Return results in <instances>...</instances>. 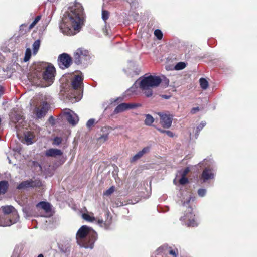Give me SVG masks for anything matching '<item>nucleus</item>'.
Here are the masks:
<instances>
[{"label":"nucleus","mask_w":257,"mask_h":257,"mask_svg":"<svg viewBox=\"0 0 257 257\" xmlns=\"http://www.w3.org/2000/svg\"><path fill=\"white\" fill-rule=\"evenodd\" d=\"M83 7L80 4L77 3L64 14L59 24V28L66 35L70 34L71 28L79 31L83 25Z\"/></svg>","instance_id":"1"},{"label":"nucleus","mask_w":257,"mask_h":257,"mask_svg":"<svg viewBox=\"0 0 257 257\" xmlns=\"http://www.w3.org/2000/svg\"><path fill=\"white\" fill-rule=\"evenodd\" d=\"M161 81V77L158 76L151 75L148 76L144 77L140 82L136 81L133 86L127 90L125 93L127 95H130L131 93L135 92L139 85L145 95L149 97L151 96L153 94L152 88L158 86Z\"/></svg>","instance_id":"2"},{"label":"nucleus","mask_w":257,"mask_h":257,"mask_svg":"<svg viewBox=\"0 0 257 257\" xmlns=\"http://www.w3.org/2000/svg\"><path fill=\"white\" fill-rule=\"evenodd\" d=\"M76 238L80 247L92 249L97 239V234L91 228L83 225L77 231Z\"/></svg>","instance_id":"3"},{"label":"nucleus","mask_w":257,"mask_h":257,"mask_svg":"<svg viewBox=\"0 0 257 257\" xmlns=\"http://www.w3.org/2000/svg\"><path fill=\"white\" fill-rule=\"evenodd\" d=\"M192 199V197L189 195L186 198H183L181 201L183 209L186 208V210L183 215L180 217V220L188 227H196L199 224L198 217L195 214L192 207L189 205Z\"/></svg>","instance_id":"4"},{"label":"nucleus","mask_w":257,"mask_h":257,"mask_svg":"<svg viewBox=\"0 0 257 257\" xmlns=\"http://www.w3.org/2000/svg\"><path fill=\"white\" fill-rule=\"evenodd\" d=\"M4 213L6 215L11 214L9 218L3 217L0 220V226H9L16 223L19 220V215L12 206H6L2 207Z\"/></svg>","instance_id":"5"},{"label":"nucleus","mask_w":257,"mask_h":257,"mask_svg":"<svg viewBox=\"0 0 257 257\" xmlns=\"http://www.w3.org/2000/svg\"><path fill=\"white\" fill-rule=\"evenodd\" d=\"M89 58V52L83 48L77 49L74 53V63L77 65L80 64L83 59L87 60Z\"/></svg>","instance_id":"6"},{"label":"nucleus","mask_w":257,"mask_h":257,"mask_svg":"<svg viewBox=\"0 0 257 257\" xmlns=\"http://www.w3.org/2000/svg\"><path fill=\"white\" fill-rule=\"evenodd\" d=\"M83 75L82 74L76 75L71 82V91H76L77 94L79 95L83 89Z\"/></svg>","instance_id":"7"},{"label":"nucleus","mask_w":257,"mask_h":257,"mask_svg":"<svg viewBox=\"0 0 257 257\" xmlns=\"http://www.w3.org/2000/svg\"><path fill=\"white\" fill-rule=\"evenodd\" d=\"M72 63L71 56L65 53L60 54L58 58V64L62 69L69 68Z\"/></svg>","instance_id":"8"},{"label":"nucleus","mask_w":257,"mask_h":257,"mask_svg":"<svg viewBox=\"0 0 257 257\" xmlns=\"http://www.w3.org/2000/svg\"><path fill=\"white\" fill-rule=\"evenodd\" d=\"M55 68L51 65H48L46 67L45 71L43 73V79L51 85L53 82L55 77Z\"/></svg>","instance_id":"9"},{"label":"nucleus","mask_w":257,"mask_h":257,"mask_svg":"<svg viewBox=\"0 0 257 257\" xmlns=\"http://www.w3.org/2000/svg\"><path fill=\"white\" fill-rule=\"evenodd\" d=\"M215 173V170L212 167H205L200 176V180L203 183H205L209 180L213 179Z\"/></svg>","instance_id":"10"},{"label":"nucleus","mask_w":257,"mask_h":257,"mask_svg":"<svg viewBox=\"0 0 257 257\" xmlns=\"http://www.w3.org/2000/svg\"><path fill=\"white\" fill-rule=\"evenodd\" d=\"M157 254L161 253H169L173 257H177L178 256V250L176 248H172L167 244H164L160 246L156 250Z\"/></svg>","instance_id":"11"},{"label":"nucleus","mask_w":257,"mask_h":257,"mask_svg":"<svg viewBox=\"0 0 257 257\" xmlns=\"http://www.w3.org/2000/svg\"><path fill=\"white\" fill-rule=\"evenodd\" d=\"M49 107V103L46 101H44L43 102L41 108H39L38 107H35L34 109V113L36 118L38 119H40L42 117H44L47 113Z\"/></svg>","instance_id":"12"},{"label":"nucleus","mask_w":257,"mask_h":257,"mask_svg":"<svg viewBox=\"0 0 257 257\" xmlns=\"http://www.w3.org/2000/svg\"><path fill=\"white\" fill-rule=\"evenodd\" d=\"M140 106L139 104L122 103L116 106L113 113L118 114L126 110L134 109Z\"/></svg>","instance_id":"13"},{"label":"nucleus","mask_w":257,"mask_h":257,"mask_svg":"<svg viewBox=\"0 0 257 257\" xmlns=\"http://www.w3.org/2000/svg\"><path fill=\"white\" fill-rule=\"evenodd\" d=\"M41 182L39 181L35 180L33 181L32 180H27L22 182L19 184L17 188L19 190L25 189L29 187H35L40 186Z\"/></svg>","instance_id":"14"},{"label":"nucleus","mask_w":257,"mask_h":257,"mask_svg":"<svg viewBox=\"0 0 257 257\" xmlns=\"http://www.w3.org/2000/svg\"><path fill=\"white\" fill-rule=\"evenodd\" d=\"M160 117V123L164 128H168L171 127L172 123V117L162 112L158 113Z\"/></svg>","instance_id":"15"},{"label":"nucleus","mask_w":257,"mask_h":257,"mask_svg":"<svg viewBox=\"0 0 257 257\" xmlns=\"http://www.w3.org/2000/svg\"><path fill=\"white\" fill-rule=\"evenodd\" d=\"M66 119L68 122L72 125H75L79 121V117L73 111L68 110L65 112Z\"/></svg>","instance_id":"16"},{"label":"nucleus","mask_w":257,"mask_h":257,"mask_svg":"<svg viewBox=\"0 0 257 257\" xmlns=\"http://www.w3.org/2000/svg\"><path fill=\"white\" fill-rule=\"evenodd\" d=\"M71 247V244L68 241L63 242L58 244V248L60 251L65 254L69 253Z\"/></svg>","instance_id":"17"},{"label":"nucleus","mask_w":257,"mask_h":257,"mask_svg":"<svg viewBox=\"0 0 257 257\" xmlns=\"http://www.w3.org/2000/svg\"><path fill=\"white\" fill-rule=\"evenodd\" d=\"M63 153L61 150L58 149H50L46 151L45 155L47 157H56L61 156Z\"/></svg>","instance_id":"18"},{"label":"nucleus","mask_w":257,"mask_h":257,"mask_svg":"<svg viewBox=\"0 0 257 257\" xmlns=\"http://www.w3.org/2000/svg\"><path fill=\"white\" fill-rule=\"evenodd\" d=\"M25 137V140L28 144H32L33 143V139L34 138V134L33 132L30 131L25 132L24 133Z\"/></svg>","instance_id":"19"},{"label":"nucleus","mask_w":257,"mask_h":257,"mask_svg":"<svg viewBox=\"0 0 257 257\" xmlns=\"http://www.w3.org/2000/svg\"><path fill=\"white\" fill-rule=\"evenodd\" d=\"M37 207L43 209L46 212H49L51 211V205L48 202L45 201L40 202L37 204Z\"/></svg>","instance_id":"20"},{"label":"nucleus","mask_w":257,"mask_h":257,"mask_svg":"<svg viewBox=\"0 0 257 257\" xmlns=\"http://www.w3.org/2000/svg\"><path fill=\"white\" fill-rule=\"evenodd\" d=\"M8 187V181L5 180L0 181V195L5 194L7 192Z\"/></svg>","instance_id":"21"},{"label":"nucleus","mask_w":257,"mask_h":257,"mask_svg":"<svg viewBox=\"0 0 257 257\" xmlns=\"http://www.w3.org/2000/svg\"><path fill=\"white\" fill-rule=\"evenodd\" d=\"M10 118L11 121L15 124L17 122H18L20 120L23 119L22 115L19 114H17L15 112L12 113L10 115Z\"/></svg>","instance_id":"22"},{"label":"nucleus","mask_w":257,"mask_h":257,"mask_svg":"<svg viewBox=\"0 0 257 257\" xmlns=\"http://www.w3.org/2000/svg\"><path fill=\"white\" fill-rule=\"evenodd\" d=\"M111 220H107L105 222L102 219H98L97 223L101 227H103L105 229H109L111 224Z\"/></svg>","instance_id":"23"},{"label":"nucleus","mask_w":257,"mask_h":257,"mask_svg":"<svg viewBox=\"0 0 257 257\" xmlns=\"http://www.w3.org/2000/svg\"><path fill=\"white\" fill-rule=\"evenodd\" d=\"M206 123L205 121H202L195 128V138H197L200 132L203 128V127L206 125Z\"/></svg>","instance_id":"24"},{"label":"nucleus","mask_w":257,"mask_h":257,"mask_svg":"<svg viewBox=\"0 0 257 257\" xmlns=\"http://www.w3.org/2000/svg\"><path fill=\"white\" fill-rule=\"evenodd\" d=\"M145 117L146 118L144 121L145 124L147 126H151L154 121V118L151 115L149 114H146Z\"/></svg>","instance_id":"25"},{"label":"nucleus","mask_w":257,"mask_h":257,"mask_svg":"<svg viewBox=\"0 0 257 257\" xmlns=\"http://www.w3.org/2000/svg\"><path fill=\"white\" fill-rule=\"evenodd\" d=\"M199 83L200 87L203 90H205L208 88V82L206 79L204 78H201L199 79Z\"/></svg>","instance_id":"26"},{"label":"nucleus","mask_w":257,"mask_h":257,"mask_svg":"<svg viewBox=\"0 0 257 257\" xmlns=\"http://www.w3.org/2000/svg\"><path fill=\"white\" fill-rule=\"evenodd\" d=\"M151 149L150 146H147L144 147L142 150L139 151L137 155L139 156V157L141 158L145 154L147 153L150 152Z\"/></svg>","instance_id":"27"},{"label":"nucleus","mask_w":257,"mask_h":257,"mask_svg":"<svg viewBox=\"0 0 257 257\" xmlns=\"http://www.w3.org/2000/svg\"><path fill=\"white\" fill-rule=\"evenodd\" d=\"M40 41L39 40H36L33 44V53L36 54L40 47Z\"/></svg>","instance_id":"28"},{"label":"nucleus","mask_w":257,"mask_h":257,"mask_svg":"<svg viewBox=\"0 0 257 257\" xmlns=\"http://www.w3.org/2000/svg\"><path fill=\"white\" fill-rule=\"evenodd\" d=\"M31 56V51L29 48H27L26 50L24 61L27 62L29 60Z\"/></svg>","instance_id":"29"},{"label":"nucleus","mask_w":257,"mask_h":257,"mask_svg":"<svg viewBox=\"0 0 257 257\" xmlns=\"http://www.w3.org/2000/svg\"><path fill=\"white\" fill-rule=\"evenodd\" d=\"M186 67V64L184 62H180L178 63L175 66V69L176 70H180L183 69Z\"/></svg>","instance_id":"30"},{"label":"nucleus","mask_w":257,"mask_h":257,"mask_svg":"<svg viewBox=\"0 0 257 257\" xmlns=\"http://www.w3.org/2000/svg\"><path fill=\"white\" fill-rule=\"evenodd\" d=\"M154 35L159 40H161L163 37V33L159 29H156L155 30Z\"/></svg>","instance_id":"31"},{"label":"nucleus","mask_w":257,"mask_h":257,"mask_svg":"<svg viewBox=\"0 0 257 257\" xmlns=\"http://www.w3.org/2000/svg\"><path fill=\"white\" fill-rule=\"evenodd\" d=\"M114 191V186H112L111 187H110L108 189H107V190H106L103 194L105 196H109L111 194H112Z\"/></svg>","instance_id":"32"},{"label":"nucleus","mask_w":257,"mask_h":257,"mask_svg":"<svg viewBox=\"0 0 257 257\" xmlns=\"http://www.w3.org/2000/svg\"><path fill=\"white\" fill-rule=\"evenodd\" d=\"M109 16V12L106 10H102V18L104 21H106L108 18Z\"/></svg>","instance_id":"33"},{"label":"nucleus","mask_w":257,"mask_h":257,"mask_svg":"<svg viewBox=\"0 0 257 257\" xmlns=\"http://www.w3.org/2000/svg\"><path fill=\"white\" fill-rule=\"evenodd\" d=\"M158 130L161 133H165L170 137H173L174 136V134L170 131H166L161 128H158Z\"/></svg>","instance_id":"34"},{"label":"nucleus","mask_w":257,"mask_h":257,"mask_svg":"<svg viewBox=\"0 0 257 257\" xmlns=\"http://www.w3.org/2000/svg\"><path fill=\"white\" fill-rule=\"evenodd\" d=\"M123 100V97H118L116 98V99L111 98L110 99V103L111 104H112L113 103H119L120 102H122Z\"/></svg>","instance_id":"35"},{"label":"nucleus","mask_w":257,"mask_h":257,"mask_svg":"<svg viewBox=\"0 0 257 257\" xmlns=\"http://www.w3.org/2000/svg\"><path fill=\"white\" fill-rule=\"evenodd\" d=\"M40 19H41V16H37L35 18V19H34L33 22L30 24V27H29L31 29L33 27H34V26L40 21Z\"/></svg>","instance_id":"36"},{"label":"nucleus","mask_w":257,"mask_h":257,"mask_svg":"<svg viewBox=\"0 0 257 257\" xmlns=\"http://www.w3.org/2000/svg\"><path fill=\"white\" fill-rule=\"evenodd\" d=\"M95 123V119L93 118L90 119L88 120L86 126L88 128H90L92 126L94 125V123Z\"/></svg>","instance_id":"37"},{"label":"nucleus","mask_w":257,"mask_h":257,"mask_svg":"<svg viewBox=\"0 0 257 257\" xmlns=\"http://www.w3.org/2000/svg\"><path fill=\"white\" fill-rule=\"evenodd\" d=\"M206 193V190L205 189H199L198 190V194L200 197H204Z\"/></svg>","instance_id":"38"},{"label":"nucleus","mask_w":257,"mask_h":257,"mask_svg":"<svg viewBox=\"0 0 257 257\" xmlns=\"http://www.w3.org/2000/svg\"><path fill=\"white\" fill-rule=\"evenodd\" d=\"M188 181V179L185 176H182L179 180V183L181 185H184Z\"/></svg>","instance_id":"39"},{"label":"nucleus","mask_w":257,"mask_h":257,"mask_svg":"<svg viewBox=\"0 0 257 257\" xmlns=\"http://www.w3.org/2000/svg\"><path fill=\"white\" fill-rule=\"evenodd\" d=\"M107 139H108V134H103L98 138V140H99L100 142H101L102 141L103 142H105Z\"/></svg>","instance_id":"40"},{"label":"nucleus","mask_w":257,"mask_h":257,"mask_svg":"<svg viewBox=\"0 0 257 257\" xmlns=\"http://www.w3.org/2000/svg\"><path fill=\"white\" fill-rule=\"evenodd\" d=\"M83 216L84 219L89 221H92L95 220L94 217H92L87 214H83Z\"/></svg>","instance_id":"41"},{"label":"nucleus","mask_w":257,"mask_h":257,"mask_svg":"<svg viewBox=\"0 0 257 257\" xmlns=\"http://www.w3.org/2000/svg\"><path fill=\"white\" fill-rule=\"evenodd\" d=\"M189 172V168L188 167L186 168L181 172V176H186V175Z\"/></svg>","instance_id":"42"},{"label":"nucleus","mask_w":257,"mask_h":257,"mask_svg":"<svg viewBox=\"0 0 257 257\" xmlns=\"http://www.w3.org/2000/svg\"><path fill=\"white\" fill-rule=\"evenodd\" d=\"M54 141L55 144L59 145L61 143L62 139L60 138L57 137L54 138Z\"/></svg>","instance_id":"43"},{"label":"nucleus","mask_w":257,"mask_h":257,"mask_svg":"<svg viewBox=\"0 0 257 257\" xmlns=\"http://www.w3.org/2000/svg\"><path fill=\"white\" fill-rule=\"evenodd\" d=\"M140 158L139 157V156L137 155V154L136 155H135L132 158V159H131V162H135L137 160H138V159H139Z\"/></svg>","instance_id":"44"},{"label":"nucleus","mask_w":257,"mask_h":257,"mask_svg":"<svg viewBox=\"0 0 257 257\" xmlns=\"http://www.w3.org/2000/svg\"><path fill=\"white\" fill-rule=\"evenodd\" d=\"M199 110V108L198 107H193L191 110V112L192 113H195L196 112L198 111Z\"/></svg>","instance_id":"45"},{"label":"nucleus","mask_w":257,"mask_h":257,"mask_svg":"<svg viewBox=\"0 0 257 257\" xmlns=\"http://www.w3.org/2000/svg\"><path fill=\"white\" fill-rule=\"evenodd\" d=\"M4 88L2 86L0 85V97L3 94Z\"/></svg>","instance_id":"46"},{"label":"nucleus","mask_w":257,"mask_h":257,"mask_svg":"<svg viewBox=\"0 0 257 257\" xmlns=\"http://www.w3.org/2000/svg\"><path fill=\"white\" fill-rule=\"evenodd\" d=\"M162 97L165 99H168L170 97V96L166 95H163L162 96Z\"/></svg>","instance_id":"47"},{"label":"nucleus","mask_w":257,"mask_h":257,"mask_svg":"<svg viewBox=\"0 0 257 257\" xmlns=\"http://www.w3.org/2000/svg\"><path fill=\"white\" fill-rule=\"evenodd\" d=\"M139 72H140V70H138L137 71L136 70L135 71H134V73L135 75H138L139 74Z\"/></svg>","instance_id":"48"},{"label":"nucleus","mask_w":257,"mask_h":257,"mask_svg":"<svg viewBox=\"0 0 257 257\" xmlns=\"http://www.w3.org/2000/svg\"><path fill=\"white\" fill-rule=\"evenodd\" d=\"M38 257H44V256H43V254H39V255L38 256Z\"/></svg>","instance_id":"49"},{"label":"nucleus","mask_w":257,"mask_h":257,"mask_svg":"<svg viewBox=\"0 0 257 257\" xmlns=\"http://www.w3.org/2000/svg\"><path fill=\"white\" fill-rule=\"evenodd\" d=\"M48 1L50 2H54L55 0H48Z\"/></svg>","instance_id":"50"},{"label":"nucleus","mask_w":257,"mask_h":257,"mask_svg":"<svg viewBox=\"0 0 257 257\" xmlns=\"http://www.w3.org/2000/svg\"><path fill=\"white\" fill-rule=\"evenodd\" d=\"M73 95H74V98H75V97H76V96H76V95H75V94H73Z\"/></svg>","instance_id":"51"},{"label":"nucleus","mask_w":257,"mask_h":257,"mask_svg":"<svg viewBox=\"0 0 257 257\" xmlns=\"http://www.w3.org/2000/svg\"><path fill=\"white\" fill-rule=\"evenodd\" d=\"M42 65H46V64H43H43H42Z\"/></svg>","instance_id":"52"}]
</instances>
